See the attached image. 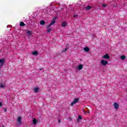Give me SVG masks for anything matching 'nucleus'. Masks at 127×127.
<instances>
[{"instance_id": "18", "label": "nucleus", "mask_w": 127, "mask_h": 127, "mask_svg": "<svg viewBox=\"0 0 127 127\" xmlns=\"http://www.w3.org/2000/svg\"><path fill=\"white\" fill-rule=\"evenodd\" d=\"M41 25H43L44 24H45V21L44 20H42L41 22H40V23Z\"/></svg>"}, {"instance_id": "3", "label": "nucleus", "mask_w": 127, "mask_h": 127, "mask_svg": "<svg viewBox=\"0 0 127 127\" xmlns=\"http://www.w3.org/2000/svg\"><path fill=\"white\" fill-rule=\"evenodd\" d=\"M78 102H79V98H75L73 101L71 103L70 105L71 106H73L74 105H76V104H77V103H78Z\"/></svg>"}, {"instance_id": "2", "label": "nucleus", "mask_w": 127, "mask_h": 127, "mask_svg": "<svg viewBox=\"0 0 127 127\" xmlns=\"http://www.w3.org/2000/svg\"><path fill=\"white\" fill-rule=\"evenodd\" d=\"M84 67V65L82 64H79L78 65H76L75 67L76 70H77V71H81L83 69Z\"/></svg>"}, {"instance_id": "4", "label": "nucleus", "mask_w": 127, "mask_h": 127, "mask_svg": "<svg viewBox=\"0 0 127 127\" xmlns=\"http://www.w3.org/2000/svg\"><path fill=\"white\" fill-rule=\"evenodd\" d=\"M114 107L115 108V110L116 111H118L119 110V108H120V104L117 102H115L114 103Z\"/></svg>"}, {"instance_id": "10", "label": "nucleus", "mask_w": 127, "mask_h": 127, "mask_svg": "<svg viewBox=\"0 0 127 127\" xmlns=\"http://www.w3.org/2000/svg\"><path fill=\"white\" fill-rule=\"evenodd\" d=\"M32 122L34 126L36 125V124L37 123V120H36V119H35V118H33L32 120Z\"/></svg>"}, {"instance_id": "25", "label": "nucleus", "mask_w": 127, "mask_h": 127, "mask_svg": "<svg viewBox=\"0 0 127 127\" xmlns=\"http://www.w3.org/2000/svg\"><path fill=\"white\" fill-rule=\"evenodd\" d=\"M106 5H106V4H103L102 5V6H103V7H106Z\"/></svg>"}, {"instance_id": "9", "label": "nucleus", "mask_w": 127, "mask_h": 127, "mask_svg": "<svg viewBox=\"0 0 127 127\" xmlns=\"http://www.w3.org/2000/svg\"><path fill=\"white\" fill-rule=\"evenodd\" d=\"M32 55L34 56H36L37 55H39V53H38V52L35 51L32 52Z\"/></svg>"}, {"instance_id": "17", "label": "nucleus", "mask_w": 127, "mask_h": 127, "mask_svg": "<svg viewBox=\"0 0 127 127\" xmlns=\"http://www.w3.org/2000/svg\"><path fill=\"white\" fill-rule=\"evenodd\" d=\"M5 87V85H4V84H2V83H0V88H3Z\"/></svg>"}, {"instance_id": "11", "label": "nucleus", "mask_w": 127, "mask_h": 127, "mask_svg": "<svg viewBox=\"0 0 127 127\" xmlns=\"http://www.w3.org/2000/svg\"><path fill=\"white\" fill-rule=\"evenodd\" d=\"M67 25V22L66 21H64L62 23V26L63 27H65Z\"/></svg>"}, {"instance_id": "12", "label": "nucleus", "mask_w": 127, "mask_h": 127, "mask_svg": "<svg viewBox=\"0 0 127 127\" xmlns=\"http://www.w3.org/2000/svg\"><path fill=\"white\" fill-rule=\"evenodd\" d=\"M83 50L85 52H88L89 51H90V49H89V48H88V47H86L83 48Z\"/></svg>"}, {"instance_id": "29", "label": "nucleus", "mask_w": 127, "mask_h": 127, "mask_svg": "<svg viewBox=\"0 0 127 127\" xmlns=\"http://www.w3.org/2000/svg\"><path fill=\"white\" fill-rule=\"evenodd\" d=\"M4 112H6V109H4Z\"/></svg>"}, {"instance_id": "22", "label": "nucleus", "mask_w": 127, "mask_h": 127, "mask_svg": "<svg viewBox=\"0 0 127 127\" xmlns=\"http://www.w3.org/2000/svg\"><path fill=\"white\" fill-rule=\"evenodd\" d=\"M56 21L55 20H53L51 23V25H53V24H54V23H55Z\"/></svg>"}, {"instance_id": "15", "label": "nucleus", "mask_w": 127, "mask_h": 127, "mask_svg": "<svg viewBox=\"0 0 127 127\" xmlns=\"http://www.w3.org/2000/svg\"><path fill=\"white\" fill-rule=\"evenodd\" d=\"M120 58L122 59V60H125V59H126V56H125V55H122V56L120 57Z\"/></svg>"}, {"instance_id": "8", "label": "nucleus", "mask_w": 127, "mask_h": 127, "mask_svg": "<svg viewBox=\"0 0 127 127\" xmlns=\"http://www.w3.org/2000/svg\"><path fill=\"white\" fill-rule=\"evenodd\" d=\"M26 33H27L28 37H29L31 36V34H32V31L28 30V31H27Z\"/></svg>"}, {"instance_id": "1", "label": "nucleus", "mask_w": 127, "mask_h": 127, "mask_svg": "<svg viewBox=\"0 0 127 127\" xmlns=\"http://www.w3.org/2000/svg\"><path fill=\"white\" fill-rule=\"evenodd\" d=\"M109 62L105 60H101L100 64L101 66H107V64H108Z\"/></svg>"}, {"instance_id": "27", "label": "nucleus", "mask_w": 127, "mask_h": 127, "mask_svg": "<svg viewBox=\"0 0 127 127\" xmlns=\"http://www.w3.org/2000/svg\"><path fill=\"white\" fill-rule=\"evenodd\" d=\"M73 16L74 17H77V15H74Z\"/></svg>"}, {"instance_id": "19", "label": "nucleus", "mask_w": 127, "mask_h": 127, "mask_svg": "<svg viewBox=\"0 0 127 127\" xmlns=\"http://www.w3.org/2000/svg\"><path fill=\"white\" fill-rule=\"evenodd\" d=\"M20 26H24L25 25V24L23 22H21L20 23Z\"/></svg>"}, {"instance_id": "13", "label": "nucleus", "mask_w": 127, "mask_h": 127, "mask_svg": "<svg viewBox=\"0 0 127 127\" xmlns=\"http://www.w3.org/2000/svg\"><path fill=\"white\" fill-rule=\"evenodd\" d=\"M91 8H92V7H91V6H90V5H88V6H87L86 7H85L86 10H89V9H91Z\"/></svg>"}, {"instance_id": "24", "label": "nucleus", "mask_w": 127, "mask_h": 127, "mask_svg": "<svg viewBox=\"0 0 127 127\" xmlns=\"http://www.w3.org/2000/svg\"><path fill=\"white\" fill-rule=\"evenodd\" d=\"M83 112H84V113H85V114H90V111H87V112L83 111Z\"/></svg>"}, {"instance_id": "16", "label": "nucleus", "mask_w": 127, "mask_h": 127, "mask_svg": "<svg viewBox=\"0 0 127 127\" xmlns=\"http://www.w3.org/2000/svg\"><path fill=\"white\" fill-rule=\"evenodd\" d=\"M4 63V59H0V64L2 65Z\"/></svg>"}, {"instance_id": "20", "label": "nucleus", "mask_w": 127, "mask_h": 127, "mask_svg": "<svg viewBox=\"0 0 127 127\" xmlns=\"http://www.w3.org/2000/svg\"><path fill=\"white\" fill-rule=\"evenodd\" d=\"M82 120V117L79 115L77 119V122H80V120Z\"/></svg>"}, {"instance_id": "26", "label": "nucleus", "mask_w": 127, "mask_h": 127, "mask_svg": "<svg viewBox=\"0 0 127 127\" xmlns=\"http://www.w3.org/2000/svg\"><path fill=\"white\" fill-rule=\"evenodd\" d=\"M1 106H2V103H1V102H0V107H1Z\"/></svg>"}, {"instance_id": "6", "label": "nucleus", "mask_w": 127, "mask_h": 127, "mask_svg": "<svg viewBox=\"0 0 127 127\" xmlns=\"http://www.w3.org/2000/svg\"><path fill=\"white\" fill-rule=\"evenodd\" d=\"M40 90V88L38 87H35L33 89V90L34 91V93H38Z\"/></svg>"}, {"instance_id": "14", "label": "nucleus", "mask_w": 127, "mask_h": 127, "mask_svg": "<svg viewBox=\"0 0 127 127\" xmlns=\"http://www.w3.org/2000/svg\"><path fill=\"white\" fill-rule=\"evenodd\" d=\"M52 31V29L51 28H48L47 32V33H49L50 32H51Z\"/></svg>"}, {"instance_id": "21", "label": "nucleus", "mask_w": 127, "mask_h": 127, "mask_svg": "<svg viewBox=\"0 0 127 127\" xmlns=\"http://www.w3.org/2000/svg\"><path fill=\"white\" fill-rule=\"evenodd\" d=\"M69 48H68V47H66L64 50H63V52H66V51H67V50H68Z\"/></svg>"}, {"instance_id": "5", "label": "nucleus", "mask_w": 127, "mask_h": 127, "mask_svg": "<svg viewBox=\"0 0 127 127\" xmlns=\"http://www.w3.org/2000/svg\"><path fill=\"white\" fill-rule=\"evenodd\" d=\"M102 58L103 59L109 60L110 59V55H109V54H106L105 55L102 56Z\"/></svg>"}, {"instance_id": "23", "label": "nucleus", "mask_w": 127, "mask_h": 127, "mask_svg": "<svg viewBox=\"0 0 127 127\" xmlns=\"http://www.w3.org/2000/svg\"><path fill=\"white\" fill-rule=\"evenodd\" d=\"M51 24H50L49 25L46 26V27H47L48 28H49V27H51Z\"/></svg>"}, {"instance_id": "7", "label": "nucleus", "mask_w": 127, "mask_h": 127, "mask_svg": "<svg viewBox=\"0 0 127 127\" xmlns=\"http://www.w3.org/2000/svg\"><path fill=\"white\" fill-rule=\"evenodd\" d=\"M22 119V118L21 117H18L17 121L18 122V124L21 125V120Z\"/></svg>"}, {"instance_id": "28", "label": "nucleus", "mask_w": 127, "mask_h": 127, "mask_svg": "<svg viewBox=\"0 0 127 127\" xmlns=\"http://www.w3.org/2000/svg\"><path fill=\"white\" fill-rule=\"evenodd\" d=\"M59 123H61V121L60 120H59Z\"/></svg>"}]
</instances>
